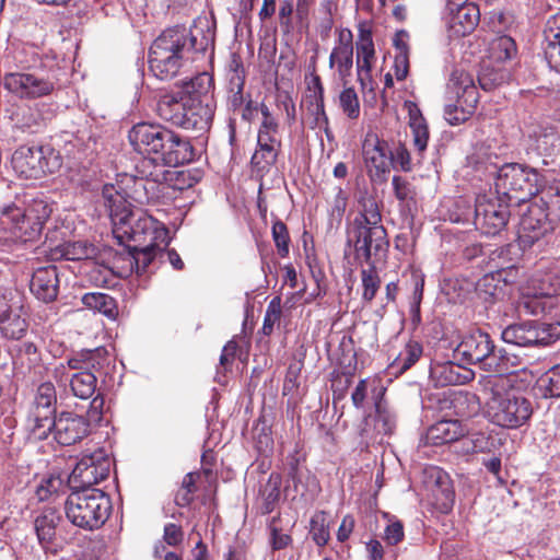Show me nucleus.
Returning a JSON list of instances; mask_svg holds the SVG:
<instances>
[{
	"label": "nucleus",
	"instance_id": "nucleus-1",
	"mask_svg": "<svg viewBox=\"0 0 560 560\" xmlns=\"http://www.w3.org/2000/svg\"><path fill=\"white\" fill-rule=\"evenodd\" d=\"M128 139L135 151L148 156L137 166L139 175L153 183L171 182L175 175L154 163L177 167L195 159L190 140L160 124L139 122L129 130Z\"/></svg>",
	"mask_w": 560,
	"mask_h": 560
},
{
	"label": "nucleus",
	"instance_id": "nucleus-2",
	"mask_svg": "<svg viewBox=\"0 0 560 560\" xmlns=\"http://www.w3.org/2000/svg\"><path fill=\"white\" fill-rule=\"evenodd\" d=\"M455 353L469 364H478L482 370L503 376L514 372L517 357L505 349H497L490 335L475 329L466 334L457 345Z\"/></svg>",
	"mask_w": 560,
	"mask_h": 560
},
{
	"label": "nucleus",
	"instance_id": "nucleus-3",
	"mask_svg": "<svg viewBox=\"0 0 560 560\" xmlns=\"http://www.w3.org/2000/svg\"><path fill=\"white\" fill-rule=\"evenodd\" d=\"M52 213L51 205L42 198H34L24 208L10 203L0 211V229L22 243L37 242Z\"/></svg>",
	"mask_w": 560,
	"mask_h": 560
},
{
	"label": "nucleus",
	"instance_id": "nucleus-4",
	"mask_svg": "<svg viewBox=\"0 0 560 560\" xmlns=\"http://www.w3.org/2000/svg\"><path fill=\"white\" fill-rule=\"evenodd\" d=\"M506 380L503 376H491L485 383V389L491 396L487 401L491 421L502 428L516 429L525 424L533 408L528 399L513 393L502 392Z\"/></svg>",
	"mask_w": 560,
	"mask_h": 560
},
{
	"label": "nucleus",
	"instance_id": "nucleus-5",
	"mask_svg": "<svg viewBox=\"0 0 560 560\" xmlns=\"http://www.w3.org/2000/svg\"><path fill=\"white\" fill-rule=\"evenodd\" d=\"M65 512L74 526L95 530L108 520L112 501L109 495L100 489L72 490L66 500Z\"/></svg>",
	"mask_w": 560,
	"mask_h": 560
},
{
	"label": "nucleus",
	"instance_id": "nucleus-6",
	"mask_svg": "<svg viewBox=\"0 0 560 560\" xmlns=\"http://www.w3.org/2000/svg\"><path fill=\"white\" fill-rule=\"evenodd\" d=\"M494 186L499 197L512 207H521L539 191V174L521 164H505L497 172Z\"/></svg>",
	"mask_w": 560,
	"mask_h": 560
},
{
	"label": "nucleus",
	"instance_id": "nucleus-7",
	"mask_svg": "<svg viewBox=\"0 0 560 560\" xmlns=\"http://www.w3.org/2000/svg\"><path fill=\"white\" fill-rule=\"evenodd\" d=\"M13 170L25 178H40L54 174L62 165L58 152L50 148L22 145L11 159Z\"/></svg>",
	"mask_w": 560,
	"mask_h": 560
},
{
	"label": "nucleus",
	"instance_id": "nucleus-8",
	"mask_svg": "<svg viewBox=\"0 0 560 560\" xmlns=\"http://www.w3.org/2000/svg\"><path fill=\"white\" fill-rule=\"evenodd\" d=\"M448 86L456 94V103L445 106L444 114L450 125H459L474 114L479 93L472 75L464 70L455 69L450 78Z\"/></svg>",
	"mask_w": 560,
	"mask_h": 560
},
{
	"label": "nucleus",
	"instance_id": "nucleus-9",
	"mask_svg": "<svg viewBox=\"0 0 560 560\" xmlns=\"http://www.w3.org/2000/svg\"><path fill=\"white\" fill-rule=\"evenodd\" d=\"M347 234L348 244L353 246L358 260L375 262L388 250L389 242L384 226L349 225Z\"/></svg>",
	"mask_w": 560,
	"mask_h": 560
},
{
	"label": "nucleus",
	"instance_id": "nucleus-10",
	"mask_svg": "<svg viewBox=\"0 0 560 560\" xmlns=\"http://www.w3.org/2000/svg\"><path fill=\"white\" fill-rule=\"evenodd\" d=\"M113 234L120 244L132 241L138 246L147 245L148 236H150V242H156L159 238H163L164 242L167 237V231L154 228L150 217L131 209L118 219H114Z\"/></svg>",
	"mask_w": 560,
	"mask_h": 560
},
{
	"label": "nucleus",
	"instance_id": "nucleus-11",
	"mask_svg": "<svg viewBox=\"0 0 560 560\" xmlns=\"http://www.w3.org/2000/svg\"><path fill=\"white\" fill-rule=\"evenodd\" d=\"M502 340L518 347H547L560 338V325L528 320L509 325L502 331Z\"/></svg>",
	"mask_w": 560,
	"mask_h": 560
},
{
	"label": "nucleus",
	"instance_id": "nucleus-12",
	"mask_svg": "<svg viewBox=\"0 0 560 560\" xmlns=\"http://www.w3.org/2000/svg\"><path fill=\"white\" fill-rule=\"evenodd\" d=\"M186 38L155 37L150 47L149 65L151 71L160 80L174 78L180 67V52L186 44Z\"/></svg>",
	"mask_w": 560,
	"mask_h": 560
},
{
	"label": "nucleus",
	"instance_id": "nucleus-13",
	"mask_svg": "<svg viewBox=\"0 0 560 560\" xmlns=\"http://www.w3.org/2000/svg\"><path fill=\"white\" fill-rule=\"evenodd\" d=\"M551 197V188L544 190L542 196L530 201L527 210L521 214L518 238L524 247L533 246L549 231L548 211L553 202L547 201L546 198Z\"/></svg>",
	"mask_w": 560,
	"mask_h": 560
},
{
	"label": "nucleus",
	"instance_id": "nucleus-14",
	"mask_svg": "<svg viewBox=\"0 0 560 560\" xmlns=\"http://www.w3.org/2000/svg\"><path fill=\"white\" fill-rule=\"evenodd\" d=\"M110 465V458L102 448L84 455L70 474L68 487L75 491L94 489V485L108 477Z\"/></svg>",
	"mask_w": 560,
	"mask_h": 560
},
{
	"label": "nucleus",
	"instance_id": "nucleus-15",
	"mask_svg": "<svg viewBox=\"0 0 560 560\" xmlns=\"http://www.w3.org/2000/svg\"><path fill=\"white\" fill-rule=\"evenodd\" d=\"M509 205L502 197L478 196L475 203L474 224L482 234L494 236L508 224L511 214Z\"/></svg>",
	"mask_w": 560,
	"mask_h": 560
},
{
	"label": "nucleus",
	"instance_id": "nucleus-16",
	"mask_svg": "<svg viewBox=\"0 0 560 560\" xmlns=\"http://www.w3.org/2000/svg\"><path fill=\"white\" fill-rule=\"evenodd\" d=\"M4 88L20 98L34 100L50 95L56 81L31 72H11L3 78Z\"/></svg>",
	"mask_w": 560,
	"mask_h": 560
},
{
	"label": "nucleus",
	"instance_id": "nucleus-17",
	"mask_svg": "<svg viewBox=\"0 0 560 560\" xmlns=\"http://www.w3.org/2000/svg\"><path fill=\"white\" fill-rule=\"evenodd\" d=\"M386 389L375 396V416L371 413L363 417L359 433L360 436L366 441L375 440L378 435H387L394 432L396 427V417L389 410L384 397Z\"/></svg>",
	"mask_w": 560,
	"mask_h": 560
},
{
	"label": "nucleus",
	"instance_id": "nucleus-18",
	"mask_svg": "<svg viewBox=\"0 0 560 560\" xmlns=\"http://www.w3.org/2000/svg\"><path fill=\"white\" fill-rule=\"evenodd\" d=\"M89 433L90 424L84 416L61 412L56 417L54 438L60 445L69 446L79 443Z\"/></svg>",
	"mask_w": 560,
	"mask_h": 560
},
{
	"label": "nucleus",
	"instance_id": "nucleus-19",
	"mask_svg": "<svg viewBox=\"0 0 560 560\" xmlns=\"http://www.w3.org/2000/svg\"><path fill=\"white\" fill-rule=\"evenodd\" d=\"M30 323L20 301H12L0 308V335L5 340H21L28 330Z\"/></svg>",
	"mask_w": 560,
	"mask_h": 560
},
{
	"label": "nucleus",
	"instance_id": "nucleus-20",
	"mask_svg": "<svg viewBox=\"0 0 560 560\" xmlns=\"http://www.w3.org/2000/svg\"><path fill=\"white\" fill-rule=\"evenodd\" d=\"M30 290L34 296L44 303L54 302L59 292V272L55 265L37 268L30 282Z\"/></svg>",
	"mask_w": 560,
	"mask_h": 560
},
{
	"label": "nucleus",
	"instance_id": "nucleus-21",
	"mask_svg": "<svg viewBox=\"0 0 560 560\" xmlns=\"http://www.w3.org/2000/svg\"><path fill=\"white\" fill-rule=\"evenodd\" d=\"M457 5L447 20L450 35H470L477 27L480 12L475 3H454Z\"/></svg>",
	"mask_w": 560,
	"mask_h": 560
},
{
	"label": "nucleus",
	"instance_id": "nucleus-22",
	"mask_svg": "<svg viewBox=\"0 0 560 560\" xmlns=\"http://www.w3.org/2000/svg\"><path fill=\"white\" fill-rule=\"evenodd\" d=\"M429 474L431 482L428 483V488L433 502L440 511L446 513L452 509L455 499L450 477L438 467H432Z\"/></svg>",
	"mask_w": 560,
	"mask_h": 560
},
{
	"label": "nucleus",
	"instance_id": "nucleus-23",
	"mask_svg": "<svg viewBox=\"0 0 560 560\" xmlns=\"http://www.w3.org/2000/svg\"><path fill=\"white\" fill-rule=\"evenodd\" d=\"M472 378V371L453 362L434 363L430 368V380L435 387L465 384Z\"/></svg>",
	"mask_w": 560,
	"mask_h": 560
},
{
	"label": "nucleus",
	"instance_id": "nucleus-24",
	"mask_svg": "<svg viewBox=\"0 0 560 560\" xmlns=\"http://www.w3.org/2000/svg\"><path fill=\"white\" fill-rule=\"evenodd\" d=\"M214 115L213 105L203 100L188 97L185 110V124L180 128L203 131L209 129Z\"/></svg>",
	"mask_w": 560,
	"mask_h": 560
},
{
	"label": "nucleus",
	"instance_id": "nucleus-25",
	"mask_svg": "<svg viewBox=\"0 0 560 560\" xmlns=\"http://www.w3.org/2000/svg\"><path fill=\"white\" fill-rule=\"evenodd\" d=\"M363 155L370 173L374 170L375 175H381L389 171L390 155L385 141H380L377 137H366Z\"/></svg>",
	"mask_w": 560,
	"mask_h": 560
},
{
	"label": "nucleus",
	"instance_id": "nucleus-26",
	"mask_svg": "<svg viewBox=\"0 0 560 560\" xmlns=\"http://www.w3.org/2000/svg\"><path fill=\"white\" fill-rule=\"evenodd\" d=\"M188 97L180 95H164L158 103L156 112L161 119L180 127L185 124V110Z\"/></svg>",
	"mask_w": 560,
	"mask_h": 560
},
{
	"label": "nucleus",
	"instance_id": "nucleus-27",
	"mask_svg": "<svg viewBox=\"0 0 560 560\" xmlns=\"http://www.w3.org/2000/svg\"><path fill=\"white\" fill-rule=\"evenodd\" d=\"M61 521L60 514L55 510H45L35 518L34 528L40 546L48 549L56 539V528Z\"/></svg>",
	"mask_w": 560,
	"mask_h": 560
},
{
	"label": "nucleus",
	"instance_id": "nucleus-28",
	"mask_svg": "<svg viewBox=\"0 0 560 560\" xmlns=\"http://www.w3.org/2000/svg\"><path fill=\"white\" fill-rule=\"evenodd\" d=\"M464 434L465 431L457 420H441L429 428L427 439L434 445H441L457 441Z\"/></svg>",
	"mask_w": 560,
	"mask_h": 560
},
{
	"label": "nucleus",
	"instance_id": "nucleus-29",
	"mask_svg": "<svg viewBox=\"0 0 560 560\" xmlns=\"http://www.w3.org/2000/svg\"><path fill=\"white\" fill-rule=\"evenodd\" d=\"M39 362L40 355L34 342L25 341L14 348L12 364L18 373H30L33 369L38 366Z\"/></svg>",
	"mask_w": 560,
	"mask_h": 560
},
{
	"label": "nucleus",
	"instance_id": "nucleus-30",
	"mask_svg": "<svg viewBox=\"0 0 560 560\" xmlns=\"http://www.w3.org/2000/svg\"><path fill=\"white\" fill-rule=\"evenodd\" d=\"M167 245L168 242L165 240L164 247H161L156 242H149L147 245L142 246H129V253L136 265V272L138 275L144 273L156 257L164 256V249Z\"/></svg>",
	"mask_w": 560,
	"mask_h": 560
},
{
	"label": "nucleus",
	"instance_id": "nucleus-31",
	"mask_svg": "<svg viewBox=\"0 0 560 560\" xmlns=\"http://www.w3.org/2000/svg\"><path fill=\"white\" fill-rule=\"evenodd\" d=\"M72 395L82 400L90 399L96 392L97 378L92 371H79L66 376Z\"/></svg>",
	"mask_w": 560,
	"mask_h": 560
},
{
	"label": "nucleus",
	"instance_id": "nucleus-32",
	"mask_svg": "<svg viewBox=\"0 0 560 560\" xmlns=\"http://www.w3.org/2000/svg\"><path fill=\"white\" fill-rule=\"evenodd\" d=\"M307 90V109L312 115L315 116V124L318 126H320L323 122L327 124L328 119L324 109V88L318 75H312Z\"/></svg>",
	"mask_w": 560,
	"mask_h": 560
},
{
	"label": "nucleus",
	"instance_id": "nucleus-33",
	"mask_svg": "<svg viewBox=\"0 0 560 560\" xmlns=\"http://www.w3.org/2000/svg\"><path fill=\"white\" fill-rule=\"evenodd\" d=\"M334 62L338 66V73L342 80L351 74L353 66L352 37H339V45L334 48L330 55V66Z\"/></svg>",
	"mask_w": 560,
	"mask_h": 560
},
{
	"label": "nucleus",
	"instance_id": "nucleus-34",
	"mask_svg": "<svg viewBox=\"0 0 560 560\" xmlns=\"http://www.w3.org/2000/svg\"><path fill=\"white\" fill-rule=\"evenodd\" d=\"M382 389H386L374 378H362L358 382L351 393V401L354 408L363 409L368 400L371 399L373 406H375V396H377Z\"/></svg>",
	"mask_w": 560,
	"mask_h": 560
},
{
	"label": "nucleus",
	"instance_id": "nucleus-35",
	"mask_svg": "<svg viewBox=\"0 0 560 560\" xmlns=\"http://www.w3.org/2000/svg\"><path fill=\"white\" fill-rule=\"evenodd\" d=\"M82 303L90 310L105 315L109 319L118 316V306L114 298L101 292H90L82 296Z\"/></svg>",
	"mask_w": 560,
	"mask_h": 560
},
{
	"label": "nucleus",
	"instance_id": "nucleus-36",
	"mask_svg": "<svg viewBox=\"0 0 560 560\" xmlns=\"http://www.w3.org/2000/svg\"><path fill=\"white\" fill-rule=\"evenodd\" d=\"M102 197L104 199V205L109 211V215L112 222L114 219H118L129 211L130 203L127 201L125 195L117 190V188L112 184H106L102 189Z\"/></svg>",
	"mask_w": 560,
	"mask_h": 560
},
{
	"label": "nucleus",
	"instance_id": "nucleus-37",
	"mask_svg": "<svg viewBox=\"0 0 560 560\" xmlns=\"http://www.w3.org/2000/svg\"><path fill=\"white\" fill-rule=\"evenodd\" d=\"M360 210L349 225L383 226L382 214L376 200L364 197L359 200Z\"/></svg>",
	"mask_w": 560,
	"mask_h": 560
},
{
	"label": "nucleus",
	"instance_id": "nucleus-38",
	"mask_svg": "<svg viewBox=\"0 0 560 560\" xmlns=\"http://www.w3.org/2000/svg\"><path fill=\"white\" fill-rule=\"evenodd\" d=\"M510 72L503 68H495L489 61H483L478 74V82L482 90L492 91L510 80Z\"/></svg>",
	"mask_w": 560,
	"mask_h": 560
},
{
	"label": "nucleus",
	"instance_id": "nucleus-39",
	"mask_svg": "<svg viewBox=\"0 0 560 560\" xmlns=\"http://www.w3.org/2000/svg\"><path fill=\"white\" fill-rule=\"evenodd\" d=\"M517 52L513 37H493L487 50L489 62H504L512 59Z\"/></svg>",
	"mask_w": 560,
	"mask_h": 560
},
{
	"label": "nucleus",
	"instance_id": "nucleus-40",
	"mask_svg": "<svg viewBox=\"0 0 560 560\" xmlns=\"http://www.w3.org/2000/svg\"><path fill=\"white\" fill-rule=\"evenodd\" d=\"M106 358L107 351L104 348H96L69 359L67 364L71 370H75V372L91 371L98 369L101 361L106 360Z\"/></svg>",
	"mask_w": 560,
	"mask_h": 560
},
{
	"label": "nucleus",
	"instance_id": "nucleus-41",
	"mask_svg": "<svg viewBox=\"0 0 560 560\" xmlns=\"http://www.w3.org/2000/svg\"><path fill=\"white\" fill-rule=\"evenodd\" d=\"M213 89V78L208 72L198 73L189 82L184 84V95L208 102L209 94Z\"/></svg>",
	"mask_w": 560,
	"mask_h": 560
},
{
	"label": "nucleus",
	"instance_id": "nucleus-42",
	"mask_svg": "<svg viewBox=\"0 0 560 560\" xmlns=\"http://www.w3.org/2000/svg\"><path fill=\"white\" fill-rule=\"evenodd\" d=\"M57 395L52 383L45 382L36 390L33 411H43L44 418L47 415L56 413Z\"/></svg>",
	"mask_w": 560,
	"mask_h": 560
},
{
	"label": "nucleus",
	"instance_id": "nucleus-43",
	"mask_svg": "<svg viewBox=\"0 0 560 560\" xmlns=\"http://www.w3.org/2000/svg\"><path fill=\"white\" fill-rule=\"evenodd\" d=\"M281 485L282 478L280 474H270L266 485L261 489V495L264 499L261 511L264 514H270L275 510V506L280 499Z\"/></svg>",
	"mask_w": 560,
	"mask_h": 560
},
{
	"label": "nucleus",
	"instance_id": "nucleus-44",
	"mask_svg": "<svg viewBox=\"0 0 560 560\" xmlns=\"http://www.w3.org/2000/svg\"><path fill=\"white\" fill-rule=\"evenodd\" d=\"M60 252L67 260H83L94 258L98 250L92 243L77 241L62 244Z\"/></svg>",
	"mask_w": 560,
	"mask_h": 560
},
{
	"label": "nucleus",
	"instance_id": "nucleus-45",
	"mask_svg": "<svg viewBox=\"0 0 560 560\" xmlns=\"http://www.w3.org/2000/svg\"><path fill=\"white\" fill-rule=\"evenodd\" d=\"M200 478L199 472H188L184 476L180 487L175 494V504L180 508L189 506L194 501V494L197 492V481Z\"/></svg>",
	"mask_w": 560,
	"mask_h": 560
},
{
	"label": "nucleus",
	"instance_id": "nucleus-46",
	"mask_svg": "<svg viewBox=\"0 0 560 560\" xmlns=\"http://www.w3.org/2000/svg\"><path fill=\"white\" fill-rule=\"evenodd\" d=\"M370 267L361 270L362 281V300L366 303H371L375 298L381 287V278L377 273L375 262L369 264Z\"/></svg>",
	"mask_w": 560,
	"mask_h": 560
},
{
	"label": "nucleus",
	"instance_id": "nucleus-47",
	"mask_svg": "<svg viewBox=\"0 0 560 560\" xmlns=\"http://www.w3.org/2000/svg\"><path fill=\"white\" fill-rule=\"evenodd\" d=\"M538 389L545 398H560V364L551 368L539 378Z\"/></svg>",
	"mask_w": 560,
	"mask_h": 560
},
{
	"label": "nucleus",
	"instance_id": "nucleus-48",
	"mask_svg": "<svg viewBox=\"0 0 560 560\" xmlns=\"http://www.w3.org/2000/svg\"><path fill=\"white\" fill-rule=\"evenodd\" d=\"M293 0H282L279 5L278 21L283 35L298 34V21L294 23Z\"/></svg>",
	"mask_w": 560,
	"mask_h": 560
},
{
	"label": "nucleus",
	"instance_id": "nucleus-49",
	"mask_svg": "<svg viewBox=\"0 0 560 560\" xmlns=\"http://www.w3.org/2000/svg\"><path fill=\"white\" fill-rule=\"evenodd\" d=\"M281 144H258V149L252 156V164L258 168H265L277 162Z\"/></svg>",
	"mask_w": 560,
	"mask_h": 560
},
{
	"label": "nucleus",
	"instance_id": "nucleus-50",
	"mask_svg": "<svg viewBox=\"0 0 560 560\" xmlns=\"http://www.w3.org/2000/svg\"><path fill=\"white\" fill-rule=\"evenodd\" d=\"M394 46L398 51L395 57V75L398 81H402L409 69L408 45L402 37H394Z\"/></svg>",
	"mask_w": 560,
	"mask_h": 560
},
{
	"label": "nucleus",
	"instance_id": "nucleus-51",
	"mask_svg": "<svg viewBox=\"0 0 560 560\" xmlns=\"http://www.w3.org/2000/svg\"><path fill=\"white\" fill-rule=\"evenodd\" d=\"M538 149L547 156L560 158V133L550 129L537 138Z\"/></svg>",
	"mask_w": 560,
	"mask_h": 560
},
{
	"label": "nucleus",
	"instance_id": "nucleus-52",
	"mask_svg": "<svg viewBox=\"0 0 560 560\" xmlns=\"http://www.w3.org/2000/svg\"><path fill=\"white\" fill-rule=\"evenodd\" d=\"M281 298L275 296L268 304L261 332L266 336H270L273 331V326L281 318Z\"/></svg>",
	"mask_w": 560,
	"mask_h": 560
},
{
	"label": "nucleus",
	"instance_id": "nucleus-53",
	"mask_svg": "<svg viewBox=\"0 0 560 560\" xmlns=\"http://www.w3.org/2000/svg\"><path fill=\"white\" fill-rule=\"evenodd\" d=\"M310 534L318 546H324L327 544L329 539V532L326 525L325 514L323 512L316 513L311 518Z\"/></svg>",
	"mask_w": 560,
	"mask_h": 560
},
{
	"label": "nucleus",
	"instance_id": "nucleus-54",
	"mask_svg": "<svg viewBox=\"0 0 560 560\" xmlns=\"http://www.w3.org/2000/svg\"><path fill=\"white\" fill-rule=\"evenodd\" d=\"M272 238L275 241L278 254L285 257L289 254L290 236L287 225L277 220L272 225Z\"/></svg>",
	"mask_w": 560,
	"mask_h": 560
},
{
	"label": "nucleus",
	"instance_id": "nucleus-55",
	"mask_svg": "<svg viewBox=\"0 0 560 560\" xmlns=\"http://www.w3.org/2000/svg\"><path fill=\"white\" fill-rule=\"evenodd\" d=\"M339 100L342 110L347 114L349 118L354 119L359 116L360 104L358 95L352 88L345 89L341 92Z\"/></svg>",
	"mask_w": 560,
	"mask_h": 560
},
{
	"label": "nucleus",
	"instance_id": "nucleus-56",
	"mask_svg": "<svg viewBox=\"0 0 560 560\" xmlns=\"http://www.w3.org/2000/svg\"><path fill=\"white\" fill-rule=\"evenodd\" d=\"M63 487V481L59 476H50L43 479L36 488V494L40 501L47 500L54 493H58Z\"/></svg>",
	"mask_w": 560,
	"mask_h": 560
},
{
	"label": "nucleus",
	"instance_id": "nucleus-57",
	"mask_svg": "<svg viewBox=\"0 0 560 560\" xmlns=\"http://www.w3.org/2000/svg\"><path fill=\"white\" fill-rule=\"evenodd\" d=\"M422 352V345L418 341L410 340L400 354L401 370L406 371L410 369L420 359Z\"/></svg>",
	"mask_w": 560,
	"mask_h": 560
},
{
	"label": "nucleus",
	"instance_id": "nucleus-58",
	"mask_svg": "<svg viewBox=\"0 0 560 560\" xmlns=\"http://www.w3.org/2000/svg\"><path fill=\"white\" fill-rule=\"evenodd\" d=\"M456 413L462 417H470L477 411L476 396L470 394H460L453 400Z\"/></svg>",
	"mask_w": 560,
	"mask_h": 560
},
{
	"label": "nucleus",
	"instance_id": "nucleus-59",
	"mask_svg": "<svg viewBox=\"0 0 560 560\" xmlns=\"http://www.w3.org/2000/svg\"><path fill=\"white\" fill-rule=\"evenodd\" d=\"M313 0H298L295 9V20H298V34L308 33L310 28V8Z\"/></svg>",
	"mask_w": 560,
	"mask_h": 560
},
{
	"label": "nucleus",
	"instance_id": "nucleus-60",
	"mask_svg": "<svg viewBox=\"0 0 560 560\" xmlns=\"http://www.w3.org/2000/svg\"><path fill=\"white\" fill-rule=\"evenodd\" d=\"M303 368V363L301 361H295L291 363L287 370V374L283 383V394L287 395L298 389L300 383L299 377Z\"/></svg>",
	"mask_w": 560,
	"mask_h": 560
},
{
	"label": "nucleus",
	"instance_id": "nucleus-61",
	"mask_svg": "<svg viewBox=\"0 0 560 560\" xmlns=\"http://www.w3.org/2000/svg\"><path fill=\"white\" fill-rule=\"evenodd\" d=\"M317 19H319V26L317 31L322 35H326L330 32L332 26L331 1H323L317 10Z\"/></svg>",
	"mask_w": 560,
	"mask_h": 560
},
{
	"label": "nucleus",
	"instance_id": "nucleus-62",
	"mask_svg": "<svg viewBox=\"0 0 560 560\" xmlns=\"http://www.w3.org/2000/svg\"><path fill=\"white\" fill-rule=\"evenodd\" d=\"M32 415L35 421L34 431H37L39 436L46 438L47 432L55 431V415H47L46 418H44L43 411H33Z\"/></svg>",
	"mask_w": 560,
	"mask_h": 560
},
{
	"label": "nucleus",
	"instance_id": "nucleus-63",
	"mask_svg": "<svg viewBox=\"0 0 560 560\" xmlns=\"http://www.w3.org/2000/svg\"><path fill=\"white\" fill-rule=\"evenodd\" d=\"M413 136V144L419 152H423L428 147L429 128L427 121L422 124H410Z\"/></svg>",
	"mask_w": 560,
	"mask_h": 560
},
{
	"label": "nucleus",
	"instance_id": "nucleus-64",
	"mask_svg": "<svg viewBox=\"0 0 560 560\" xmlns=\"http://www.w3.org/2000/svg\"><path fill=\"white\" fill-rule=\"evenodd\" d=\"M545 55L549 65L560 71V37H553L545 47Z\"/></svg>",
	"mask_w": 560,
	"mask_h": 560
}]
</instances>
